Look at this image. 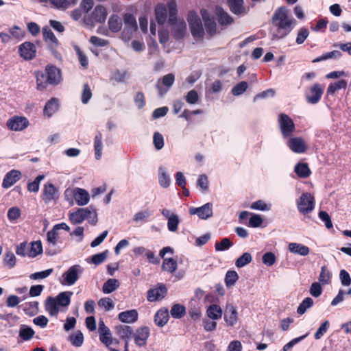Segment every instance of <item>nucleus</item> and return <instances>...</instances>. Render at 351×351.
<instances>
[{
    "instance_id": "f257e3e1",
    "label": "nucleus",
    "mask_w": 351,
    "mask_h": 351,
    "mask_svg": "<svg viewBox=\"0 0 351 351\" xmlns=\"http://www.w3.org/2000/svg\"><path fill=\"white\" fill-rule=\"evenodd\" d=\"M271 22L276 29V33L273 35L274 39H281L287 36L296 23L285 7H280L274 12Z\"/></svg>"
},
{
    "instance_id": "f03ea898",
    "label": "nucleus",
    "mask_w": 351,
    "mask_h": 351,
    "mask_svg": "<svg viewBox=\"0 0 351 351\" xmlns=\"http://www.w3.org/2000/svg\"><path fill=\"white\" fill-rule=\"evenodd\" d=\"M167 7L173 36L176 39H182L186 34V24L183 19L177 17V4L174 0L169 1Z\"/></svg>"
},
{
    "instance_id": "7ed1b4c3",
    "label": "nucleus",
    "mask_w": 351,
    "mask_h": 351,
    "mask_svg": "<svg viewBox=\"0 0 351 351\" xmlns=\"http://www.w3.org/2000/svg\"><path fill=\"white\" fill-rule=\"evenodd\" d=\"M62 81L61 71L54 66L48 65L45 68V73H36V82L38 89H44L47 85L56 86Z\"/></svg>"
},
{
    "instance_id": "20e7f679",
    "label": "nucleus",
    "mask_w": 351,
    "mask_h": 351,
    "mask_svg": "<svg viewBox=\"0 0 351 351\" xmlns=\"http://www.w3.org/2000/svg\"><path fill=\"white\" fill-rule=\"evenodd\" d=\"M71 291H63L56 297H49L45 301V310L51 316L58 315L60 307H67L71 302Z\"/></svg>"
},
{
    "instance_id": "39448f33",
    "label": "nucleus",
    "mask_w": 351,
    "mask_h": 351,
    "mask_svg": "<svg viewBox=\"0 0 351 351\" xmlns=\"http://www.w3.org/2000/svg\"><path fill=\"white\" fill-rule=\"evenodd\" d=\"M64 199L71 205L73 204V200L78 206H85L90 200V195L85 189L75 187L69 188L65 190L64 193Z\"/></svg>"
},
{
    "instance_id": "423d86ee",
    "label": "nucleus",
    "mask_w": 351,
    "mask_h": 351,
    "mask_svg": "<svg viewBox=\"0 0 351 351\" xmlns=\"http://www.w3.org/2000/svg\"><path fill=\"white\" fill-rule=\"evenodd\" d=\"M83 271L84 269L80 265H73L62 274L60 282L62 285H73L77 281Z\"/></svg>"
},
{
    "instance_id": "0eeeda50",
    "label": "nucleus",
    "mask_w": 351,
    "mask_h": 351,
    "mask_svg": "<svg viewBox=\"0 0 351 351\" xmlns=\"http://www.w3.org/2000/svg\"><path fill=\"white\" fill-rule=\"evenodd\" d=\"M187 20L193 36L197 39H202L204 35V29L197 14L193 11L189 12Z\"/></svg>"
},
{
    "instance_id": "6e6552de",
    "label": "nucleus",
    "mask_w": 351,
    "mask_h": 351,
    "mask_svg": "<svg viewBox=\"0 0 351 351\" xmlns=\"http://www.w3.org/2000/svg\"><path fill=\"white\" fill-rule=\"evenodd\" d=\"M278 122L282 137H291L295 130L293 121L287 114L281 113L278 116Z\"/></svg>"
},
{
    "instance_id": "1a4fd4ad",
    "label": "nucleus",
    "mask_w": 351,
    "mask_h": 351,
    "mask_svg": "<svg viewBox=\"0 0 351 351\" xmlns=\"http://www.w3.org/2000/svg\"><path fill=\"white\" fill-rule=\"evenodd\" d=\"M298 211L303 214L311 213L315 208V198L309 193H303L297 201Z\"/></svg>"
},
{
    "instance_id": "9d476101",
    "label": "nucleus",
    "mask_w": 351,
    "mask_h": 351,
    "mask_svg": "<svg viewBox=\"0 0 351 351\" xmlns=\"http://www.w3.org/2000/svg\"><path fill=\"white\" fill-rule=\"evenodd\" d=\"M124 22V29L122 32V38L125 41L130 39L132 34L137 29V23L135 17L130 14L127 13L123 15Z\"/></svg>"
},
{
    "instance_id": "9b49d317",
    "label": "nucleus",
    "mask_w": 351,
    "mask_h": 351,
    "mask_svg": "<svg viewBox=\"0 0 351 351\" xmlns=\"http://www.w3.org/2000/svg\"><path fill=\"white\" fill-rule=\"evenodd\" d=\"M189 213L191 215H197L201 219H208L213 216V204L206 203L200 207H191Z\"/></svg>"
},
{
    "instance_id": "f8f14e48",
    "label": "nucleus",
    "mask_w": 351,
    "mask_h": 351,
    "mask_svg": "<svg viewBox=\"0 0 351 351\" xmlns=\"http://www.w3.org/2000/svg\"><path fill=\"white\" fill-rule=\"evenodd\" d=\"M324 90L321 85L315 83L305 93V98L308 103L315 104L318 103L322 96Z\"/></svg>"
},
{
    "instance_id": "ddd939ff",
    "label": "nucleus",
    "mask_w": 351,
    "mask_h": 351,
    "mask_svg": "<svg viewBox=\"0 0 351 351\" xmlns=\"http://www.w3.org/2000/svg\"><path fill=\"white\" fill-rule=\"evenodd\" d=\"M29 124L27 118L19 116L11 117L6 123L7 127L12 131H22L27 128Z\"/></svg>"
},
{
    "instance_id": "4468645a",
    "label": "nucleus",
    "mask_w": 351,
    "mask_h": 351,
    "mask_svg": "<svg viewBox=\"0 0 351 351\" xmlns=\"http://www.w3.org/2000/svg\"><path fill=\"white\" fill-rule=\"evenodd\" d=\"M19 53L25 60H32L36 57V47L30 42H25L19 45Z\"/></svg>"
},
{
    "instance_id": "2eb2a0df",
    "label": "nucleus",
    "mask_w": 351,
    "mask_h": 351,
    "mask_svg": "<svg viewBox=\"0 0 351 351\" xmlns=\"http://www.w3.org/2000/svg\"><path fill=\"white\" fill-rule=\"evenodd\" d=\"M202 20L204 22V26L206 32L213 36L217 33V26L216 22L210 17L208 12L205 9L200 11Z\"/></svg>"
},
{
    "instance_id": "dca6fc26",
    "label": "nucleus",
    "mask_w": 351,
    "mask_h": 351,
    "mask_svg": "<svg viewBox=\"0 0 351 351\" xmlns=\"http://www.w3.org/2000/svg\"><path fill=\"white\" fill-rule=\"evenodd\" d=\"M59 198L57 188L51 183L45 184L43 188V199L46 204L52 201H56Z\"/></svg>"
},
{
    "instance_id": "f3484780",
    "label": "nucleus",
    "mask_w": 351,
    "mask_h": 351,
    "mask_svg": "<svg viewBox=\"0 0 351 351\" xmlns=\"http://www.w3.org/2000/svg\"><path fill=\"white\" fill-rule=\"evenodd\" d=\"M287 146L296 154L304 153L307 148L304 140L301 137L290 138L287 142Z\"/></svg>"
},
{
    "instance_id": "a211bd4d",
    "label": "nucleus",
    "mask_w": 351,
    "mask_h": 351,
    "mask_svg": "<svg viewBox=\"0 0 351 351\" xmlns=\"http://www.w3.org/2000/svg\"><path fill=\"white\" fill-rule=\"evenodd\" d=\"M175 81V76L172 73H169L163 76L160 81L158 82L156 88L158 89L159 95L162 97L167 92L168 89L173 84Z\"/></svg>"
},
{
    "instance_id": "6ab92c4d",
    "label": "nucleus",
    "mask_w": 351,
    "mask_h": 351,
    "mask_svg": "<svg viewBox=\"0 0 351 351\" xmlns=\"http://www.w3.org/2000/svg\"><path fill=\"white\" fill-rule=\"evenodd\" d=\"M223 318L228 326H233L237 323L238 312L234 305L232 304H227Z\"/></svg>"
},
{
    "instance_id": "aec40b11",
    "label": "nucleus",
    "mask_w": 351,
    "mask_h": 351,
    "mask_svg": "<svg viewBox=\"0 0 351 351\" xmlns=\"http://www.w3.org/2000/svg\"><path fill=\"white\" fill-rule=\"evenodd\" d=\"M230 11L236 15H245L248 10L244 6L243 0H227Z\"/></svg>"
},
{
    "instance_id": "412c9836",
    "label": "nucleus",
    "mask_w": 351,
    "mask_h": 351,
    "mask_svg": "<svg viewBox=\"0 0 351 351\" xmlns=\"http://www.w3.org/2000/svg\"><path fill=\"white\" fill-rule=\"evenodd\" d=\"M43 34L45 41L49 43L50 49L53 53H55L56 52V49L58 46L59 43L53 32L49 27H45L43 28Z\"/></svg>"
},
{
    "instance_id": "4be33fe9",
    "label": "nucleus",
    "mask_w": 351,
    "mask_h": 351,
    "mask_svg": "<svg viewBox=\"0 0 351 351\" xmlns=\"http://www.w3.org/2000/svg\"><path fill=\"white\" fill-rule=\"evenodd\" d=\"M149 336V329L144 326L138 328L134 334L135 343L138 346H145Z\"/></svg>"
},
{
    "instance_id": "5701e85b",
    "label": "nucleus",
    "mask_w": 351,
    "mask_h": 351,
    "mask_svg": "<svg viewBox=\"0 0 351 351\" xmlns=\"http://www.w3.org/2000/svg\"><path fill=\"white\" fill-rule=\"evenodd\" d=\"M167 294V289L164 285L150 289L147 292V300L150 302L162 300Z\"/></svg>"
},
{
    "instance_id": "b1692460",
    "label": "nucleus",
    "mask_w": 351,
    "mask_h": 351,
    "mask_svg": "<svg viewBox=\"0 0 351 351\" xmlns=\"http://www.w3.org/2000/svg\"><path fill=\"white\" fill-rule=\"evenodd\" d=\"M21 173L18 170H12L9 171L4 177L2 186L8 189L14 185L20 178Z\"/></svg>"
},
{
    "instance_id": "393cba45",
    "label": "nucleus",
    "mask_w": 351,
    "mask_h": 351,
    "mask_svg": "<svg viewBox=\"0 0 351 351\" xmlns=\"http://www.w3.org/2000/svg\"><path fill=\"white\" fill-rule=\"evenodd\" d=\"M60 102L58 99L53 97L48 100L44 107L43 114L47 117H51L59 109Z\"/></svg>"
},
{
    "instance_id": "a878e982",
    "label": "nucleus",
    "mask_w": 351,
    "mask_h": 351,
    "mask_svg": "<svg viewBox=\"0 0 351 351\" xmlns=\"http://www.w3.org/2000/svg\"><path fill=\"white\" fill-rule=\"evenodd\" d=\"M158 179L160 186L162 188H168L171 182V177L166 167L160 166L158 167Z\"/></svg>"
},
{
    "instance_id": "bb28decb",
    "label": "nucleus",
    "mask_w": 351,
    "mask_h": 351,
    "mask_svg": "<svg viewBox=\"0 0 351 351\" xmlns=\"http://www.w3.org/2000/svg\"><path fill=\"white\" fill-rule=\"evenodd\" d=\"M215 14L221 25H228L233 23V18L221 7H216Z\"/></svg>"
},
{
    "instance_id": "cd10ccee",
    "label": "nucleus",
    "mask_w": 351,
    "mask_h": 351,
    "mask_svg": "<svg viewBox=\"0 0 351 351\" xmlns=\"http://www.w3.org/2000/svg\"><path fill=\"white\" fill-rule=\"evenodd\" d=\"M93 22L104 23L107 17V10L102 5H97L91 13Z\"/></svg>"
},
{
    "instance_id": "c85d7f7f",
    "label": "nucleus",
    "mask_w": 351,
    "mask_h": 351,
    "mask_svg": "<svg viewBox=\"0 0 351 351\" xmlns=\"http://www.w3.org/2000/svg\"><path fill=\"white\" fill-rule=\"evenodd\" d=\"M118 318L123 323L132 324L137 320L138 313L135 309L125 311L120 313Z\"/></svg>"
},
{
    "instance_id": "c756f323",
    "label": "nucleus",
    "mask_w": 351,
    "mask_h": 351,
    "mask_svg": "<svg viewBox=\"0 0 351 351\" xmlns=\"http://www.w3.org/2000/svg\"><path fill=\"white\" fill-rule=\"evenodd\" d=\"M288 247L291 253L303 256H307L310 252L309 247L301 243H290Z\"/></svg>"
},
{
    "instance_id": "7c9ffc66",
    "label": "nucleus",
    "mask_w": 351,
    "mask_h": 351,
    "mask_svg": "<svg viewBox=\"0 0 351 351\" xmlns=\"http://www.w3.org/2000/svg\"><path fill=\"white\" fill-rule=\"evenodd\" d=\"M156 20L159 24H163L166 22L167 18V11L166 6L162 3H158L155 8Z\"/></svg>"
},
{
    "instance_id": "2f4dec72",
    "label": "nucleus",
    "mask_w": 351,
    "mask_h": 351,
    "mask_svg": "<svg viewBox=\"0 0 351 351\" xmlns=\"http://www.w3.org/2000/svg\"><path fill=\"white\" fill-rule=\"evenodd\" d=\"M85 208H78L76 211L69 213V218L73 224H80L86 220Z\"/></svg>"
},
{
    "instance_id": "473e14b6",
    "label": "nucleus",
    "mask_w": 351,
    "mask_h": 351,
    "mask_svg": "<svg viewBox=\"0 0 351 351\" xmlns=\"http://www.w3.org/2000/svg\"><path fill=\"white\" fill-rule=\"evenodd\" d=\"M169 320V311L167 309L159 310L154 316L156 324L160 327L164 326Z\"/></svg>"
},
{
    "instance_id": "72a5a7b5",
    "label": "nucleus",
    "mask_w": 351,
    "mask_h": 351,
    "mask_svg": "<svg viewBox=\"0 0 351 351\" xmlns=\"http://www.w3.org/2000/svg\"><path fill=\"white\" fill-rule=\"evenodd\" d=\"M103 143L102 134L98 132L94 139V151L96 160H100L102 156Z\"/></svg>"
},
{
    "instance_id": "f704fd0d",
    "label": "nucleus",
    "mask_w": 351,
    "mask_h": 351,
    "mask_svg": "<svg viewBox=\"0 0 351 351\" xmlns=\"http://www.w3.org/2000/svg\"><path fill=\"white\" fill-rule=\"evenodd\" d=\"M34 330L29 326L23 324L20 326L19 337L24 341L30 340L34 335Z\"/></svg>"
},
{
    "instance_id": "c9c22d12",
    "label": "nucleus",
    "mask_w": 351,
    "mask_h": 351,
    "mask_svg": "<svg viewBox=\"0 0 351 351\" xmlns=\"http://www.w3.org/2000/svg\"><path fill=\"white\" fill-rule=\"evenodd\" d=\"M206 314L208 318L217 320L221 317L222 309L217 304H211L207 308Z\"/></svg>"
},
{
    "instance_id": "e433bc0d",
    "label": "nucleus",
    "mask_w": 351,
    "mask_h": 351,
    "mask_svg": "<svg viewBox=\"0 0 351 351\" xmlns=\"http://www.w3.org/2000/svg\"><path fill=\"white\" fill-rule=\"evenodd\" d=\"M295 173L300 178H306L311 174V170L306 163L299 162L294 168Z\"/></svg>"
},
{
    "instance_id": "4c0bfd02",
    "label": "nucleus",
    "mask_w": 351,
    "mask_h": 351,
    "mask_svg": "<svg viewBox=\"0 0 351 351\" xmlns=\"http://www.w3.org/2000/svg\"><path fill=\"white\" fill-rule=\"evenodd\" d=\"M122 20L117 15H112L108 20L109 29L113 32H117L122 27Z\"/></svg>"
},
{
    "instance_id": "58836bf2",
    "label": "nucleus",
    "mask_w": 351,
    "mask_h": 351,
    "mask_svg": "<svg viewBox=\"0 0 351 351\" xmlns=\"http://www.w3.org/2000/svg\"><path fill=\"white\" fill-rule=\"evenodd\" d=\"M43 253V246L40 241H36L31 243L29 247L28 257L35 258L38 254Z\"/></svg>"
},
{
    "instance_id": "ea45409f",
    "label": "nucleus",
    "mask_w": 351,
    "mask_h": 351,
    "mask_svg": "<svg viewBox=\"0 0 351 351\" xmlns=\"http://www.w3.org/2000/svg\"><path fill=\"white\" fill-rule=\"evenodd\" d=\"M117 334L120 336L122 339H125L128 340L132 335L133 330L132 328L129 326H117L116 328Z\"/></svg>"
},
{
    "instance_id": "a19ab883",
    "label": "nucleus",
    "mask_w": 351,
    "mask_h": 351,
    "mask_svg": "<svg viewBox=\"0 0 351 351\" xmlns=\"http://www.w3.org/2000/svg\"><path fill=\"white\" fill-rule=\"evenodd\" d=\"M119 286L118 280L108 279L103 285L102 291L104 293L108 294L115 291Z\"/></svg>"
},
{
    "instance_id": "79ce46f5",
    "label": "nucleus",
    "mask_w": 351,
    "mask_h": 351,
    "mask_svg": "<svg viewBox=\"0 0 351 351\" xmlns=\"http://www.w3.org/2000/svg\"><path fill=\"white\" fill-rule=\"evenodd\" d=\"M162 268L163 270L172 274L177 269V262L173 258H164Z\"/></svg>"
},
{
    "instance_id": "37998d69",
    "label": "nucleus",
    "mask_w": 351,
    "mask_h": 351,
    "mask_svg": "<svg viewBox=\"0 0 351 351\" xmlns=\"http://www.w3.org/2000/svg\"><path fill=\"white\" fill-rule=\"evenodd\" d=\"M180 222V218L177 214H171V217L167 220V229L169 232H176L178 229V226Z\"/></svg>"
},
{
    "instance_id": "c03bdc74",
    "label": "nucleus",
    "mask_w": 351,
    "mask_h": 351,
    "mask_svg": "<svg viewBox=\"0 0 351 351\" xmlns=\"http://www.w3.org/2000/svg\"><path fill=\"white\" fill-rule=\"evenodd\" d=\"M99 340L107 348H109L113 342L112 335L110 329L99 332Z\"/></svg>"
},
{
    "instance_id": "a18cd8bd",
    "label": "nucleus",
    "mask_w": 351,
    "mask_h": 351,
    "mask_svg": "<svg viewBox=\"0 0 351 351\" xmlns=\"http://www.w3.org/2000/svg\"><path fill=\"white\" fill-rule=\"evenodd\" d=\"M171 315L175 319H180L186 313L185 307L180 304L173 305L170 311Z\"/></svg>"
},
{
    "instance_id": "49530a36",
    "label": "nucleus",
    "mask_w": 351,
    "mask_h": 351,
    "mask_svg": "<svg viewBox=\"0 0 351 351\" xmlns=\"http://www.w3.org/2000/svg\"><path fill=\"white\" fill-rule=\"evenodd\" d=\"M347 86V82L344 80H341L337 82L330 84L327 89V95H334L336 90L346 88Z\"/></svg>"
},
{
    "instance_id": "de8ad7c7",
    "label": "nucleus",
    "mask_w": 351,
    "mask_h": 351,
    "mask_svg": "<svg viewBox=\"0 0 351 351\" xmlns=\"http://www.w3.org/2000/svg\"><path fill=\"white\" fill-rule=\"evenodd\" d=\"M85 210L86 220L91 225H95L97 222V214L96 210L92 206L85 208Z\"/></svg>"
},
{
    "instance_id": "09e8293b",
    "label": "nucleus",
    "mask_w": 351,
    "mask_h": 351,
    "mask_svg": "<svg viewBox=\"0 0 351 351\" xmlns=\"http://www.w3.org/2000/svg\"><path fill=\"white\" fill-rule=\"evenodd\" d=\"M50 3L54 8L62 10H66L70 8L72 5H75L76 3L75 0L72 3L67 0H50Z\"/></svg>"
},
{
    "instance_id": "8fccbe9b",
    "label": "nucleus",
    "mask_w": 351,
    "mask_h": 351,
    "mask_svg": "<svg viewBox=\"0 0 351 351\" xmlns=\"http://www.w3.org/2000/svg\"><path fill=\"white\" fill-rule=\"evenodd\" d=\"M252 261V257L251 254L248 252H245L237 259L235 265L239 268H241L250 263Z\"/></svg>"
},
{
    "instance_id": "3c124183",
    "label": "nucleus",
    "mask_w": 351,
    "mask_h": 351,
    "mask_svg": "<svg viewBox=\"0 0 351 351\" xmlns=\"http://www.w3.org/2000/svg\"><path fill=\"white\" fill-rule=\"evenodd\" d=\"M341 56V53L339 51L334 50L332 51L327 52L321 56L313 60V62H318L331 58H339Z\"/></svg>"
},
{
    "instance_id": "603ef678",
    "label": "nucleus",
    "mask_w": 351,
    "mask_h": 351,
    "mask_svg": "<svg viewBox=\"0 0 351 351\" xmlns=\"http://www.w3.org/2000/svg\"><path fill=\"white\" fill-rule=\"evenodd\" d=\"M238 279L239 276L235 271H228L225 276V284L227 287H230L235 284Z\"/></svg>"
},
{
    "instance_id": "864d4df0",
    "label": "nucleus",
    "mask_w": 351,
    "mask_h": 351,
    "mask_svg": "<svg viewBox=\"0 0 351 351\" xmlns=\"http://www.w3.org/2000/svg\"><path fill=\"white\" fill-rule=\"evenodd\" d=\"M313 304V299L311 298H306L298 307L297 313L300 315H303L308 308L312 307Z\"/></svg>"
},
{
    "instance_id": "5fc2aeb1",
    "label": "nucleus",
    "mask_w": 351,
    "mask_h": 351,
    "mask_svg": "<svg viewBox=\"0 0 351 351\" xmlns=\"http://www.w3.org/2000/svg\"><path fill=\"white\" fill-rule=\"evenodd\" d=\"M185 100L189 104L194 105L199 101V95L195 90L193 89L187 93Z\"/></svg>"
},
{
    "instance_id": "6e6d98bb",
    "label": "nucleus",
    "mask_w": 351,
    "mask_h": 351,
    "mask_svg": "<svg viewBox=\"0 0 351 351\" xmlns=\"http://www.w3.org/2000/svg\"><path fill=\"white\" fill-rule=\"evenodd\" d=\"M232 245V243L228 238H223L220 242L215 243V247L216 251H225Z\"/></svg>"
},
{
    "instance_id": "4d7b16f0",
    "label": "nucleus",
    "mask_w": 351,
    "mask_h": 351,
    "mask_svg": "<svg viewBox=\"0 0 351 351\" xmlns=\"http://www.w3.org/2000/svg\"><path fill=\"white\" fill-rule=\"evenodd\" d=\"M58 235V230H57L56 229H55L54 227H53L52 230H49L47 234V242L52 246H55L57 243Z\"/></svg>"
},
{
    "instance_id": "13d9d810",
    "label": "nucleus",
    "mask_w": 351,
    "mask_h": 351,
    "mask_svg": "<svg viewBox=\"0 0 351 351\" xmlns=\"http://www.w3.org/2000/svg\"><path fill=\"white\" fill-rule=\"evenodd\" d=\"M247 86L248 85L246 82H241L232 88L231 92L234 96H239L246 90Z\"/></svg>"
},
{
    "instance_id": "bf43d9fd",
    "label": "nucleus",
    "mask_w": 351,
    "mask_h": 351,
    "mask_svg": "<svg viewBox=\"0 0 351 351\" xmlns=\"http://www.w3.org/2000/svg\"><path fill=\"white\" fill-rule=\"evenodd\" d=\"M152 215V213L149 210H145L136 213L133 218L135 222H143L146 221L147 218Z\"/></svg>"
},
{
    "instance_id": "052dcab7",
    "label": "nucleus",
    "mask_w": 351,
    "mask_h": 351,
    "mask_svg": "<svg viewBox=\"0 0 351 351\" xmlns=\"http://www.w3.org/2000/svg\"><path fill=\"white\" fill-rule=\"evenodd\" d=\"M330 272L327 269V268L325 266H323L321 268V272L319 276V281L323 285L328 284L330 282Z\"/></svg>"
},
{
    "instance_id": "680f3d73",
    "label": "nucleus",
    "mask_w": 351,
    "mask_h": 351,
    "mask_svg": "<svg viewBox=\"0 0 351 351\" xmlns=\"http://www.w3.org/2000/svg\"><path fill=\"white\" fill-rule=\"evenodd\" d=\"M309 35V31L306 27L299 29L295 42L298 45L302 44Z\"/></svg>"
},
{
    "instance_id": "e2e57ef3",
    "label": "nucleus",
    "mask_w": 351,
    "mask_h": 351,
    "mask_svg": "<svg viewBox=\"0 0 351 351\" xmlns=\"http://www.w3.org/2000/svg\"><path fill=\"white\" fill-rule=\"evenodd\" d=\"M330 323L328 320L324 321L315 333V339H320L329 328Z\"/></svg>"
},
{
    "instance_id": "0e129e2a",
    "label": "nucleus",
    "mask_w": 351,
    "mask_h": 351,
    "mask_svg": "<svg viewBox=\"0 0 351 351\" xmlns=\"http://www.w3.org/2000/svg\"><path fill=\"white\" fill-rule=\"evenodd\" d=\"M53 271V269H48L45 271L35 272V273L32 274L29 276V278H30V279L35 280H40V279H44V278H46L48 276H49L52 274Z\"/></svg>"
},
{
    "instance_id": "69168bd1",
    "label": "nucleus",
    "mask_w": 351,
    "mask_h": 351,
    "mask_svg": "<svg viewBox=\"0 0 351 351\" xmlns=\"http://www.w3.org/2000/svg\"><path fill=\"white\" fill-rule=\"evenodd\" d=\"M70 341L74 346L80 347L83 344L84 336L80 331L70 336Z\"/></svg>"
},
{
    "instance_id": "338daca9",
    "label": "nucleus",
    "mask_w": 351,
    "mask_h": 351,
    "mask_svg": "<svg viewBox=\"0 0 351 351\" xmlns=\"http://www.w3.org/2000/svg\"><path fill=\"white\" fill-rule=\"evenodd\" d=\"M9 33L10 34V36H11V38L13 37L19 40H22L25 36V32L16 25L10 28Z\"/></svg>"
},
{
    "instance_id": "774afa93",
    "label": "nucleus",
    "mask_w": 351,
    "mask_h": 351,
    "mask_svg": "<svg viewBox=\"0 0 351 351\" xmlns=\"http://www.w3.org/2000/svg\"><path fill=\"white\" fill-rule=\"evenodd\" d=\"M15 255L10 251L6 252L4 256V263L9 267L12 268L16 265Z\"/></svg>"
}]
</instances>
